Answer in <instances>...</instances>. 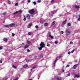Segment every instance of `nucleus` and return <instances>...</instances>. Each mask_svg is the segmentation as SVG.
I'll use <instances>...</instances> for the list:
<instances>
[{"label":"nucleus","mask_w":80,"mask_h":80,"mask_svg":"<svg viewBox=\"0 0 80 80\" xmlns=\"http://www.w3.org/2000/svg\"><path fill=\"white\" fill-rule=\"evenodd\" d=\"M18 5V3H16L15 4V6H17Z\"/></svg>","instance_id":"obj_41"},{"label":"nucleus","mask_w":80,"mask_h":80,"mask_svg":"<svg viewBox=\"0 0 80 80\" xmlns=\"http://www.w3.org/2000/svg\"><path fill=\"white\" fill-rule=\"evenodd\" d=\"M47 45L48 46V47H50V44H49V43H48L47 44Z\"/></svg>","instance_id":"obj_25"},{"label":"nucleus","mask_w":80,"mask_h":80,"mask_svg":"<svg viewBox=\"0 0 80 80\" xmlns=\"http://www.w3.org/2000/svg\"><path fill=\"white\" fill-rule=\"evenodd\" d=\"M15 26V23H12L11 24H9L7 25H5L4 27H8L9 28V27H14Z\"/></svg>","instance_id":"obj_2"},{"label":"nucleus","mask_w":80,"mask_h":80,"mask_svg":"<svg viewBox=\"0 0 80 80\" xmlns=\"http://www.w3.org/2000/svg\"><path fill=\"white\" fill-rule=\"evenodd\" d=\"M26 61L27 62H29V61H30V60L26 59Z\"/></svg>","instance_id":"obj_39"},{"label":"nucleus","mask_w":80,"mask_h":80,"mask_svg":"<svg viewBox=\"0 0 80 80\" xmlns=\"http://www.w3.org/2000/svg\"><path fill=\"white\" fill-rule=\"evenodd\" d=\"M35 28H38V26H36Z\"/></svg>","instance_id":"obj_40"},{"label":"nucleus","mask_w":80,"mask_h":80,"mask_svg":"<svg viewBox=\"0 0 80 80\" xmlns=\"http://www.w3.org/2000/svg\"><path fill=\"white\" fill-rule=\"evenodd\" d=\"M41 2V0H38V3H40Z\"/></svg>","instance_id":"obj_30"},{"label":"nucleus","mask_w":80,"mask_h":80,"mask_svg":"<svg viewBox=\"0 0 80 80\" xmlns=\"http://www.w3.org/2000/svg\"><path fill=\"white\" fill-rule=\"evenodd\" d=\"M40 46L42 47H45V44L44 43V42H42L40 44Z\"/></svg>","instance_id":"obj_4"},{"label":"nucleus","mask_w":80,"mask_h":80,"mask_svg":"<svg viewBox=\"0 0 80 80\" xmlns=\"http://www.w3.org/2000/svg\"><path fill=\"white\" fill-rule=\"evenodd\" d=\"M55 21H54L52 23V25H55Z\"/></svg>","instance_id":"obj_20"},{"label":"nucleus","mask_w":80,"mask_h":80,"mask_svg":"<svg viewBox=\"0 0 80 80\" xmlns=\"http://www.w3.org/2000/svg\"><path fill=\"white\" fill-rule=\"evenodd\" d=\"M12 37H14V36H15V34H14L13 33H12Z\"/></svg>","instance_id":"obj_32"},{"label":"nucleus","mask_w":80,"mask_h":80,"mask_svg":"<svg viewBox=\"0 0 80 80\" xmlns=\"http://www.w3.org/2000/svg\"><path fill=\"white\" fill-rule=\"evenodd\" d=\"M28 67V65H27L26 64L24 66H23V68H26V67Z\"/></svg>","instance_id":"obj_16"},{"label":"nucleus","mask_w":80,"mask_h":80,"mask_svg":"<svg viewBox=\"0 0 80 80\" xmlns=\"http://www.w3.org/2000/svg\"><path fill=\"white\" fill-rule=\"evenodd\" d=\"M30 17L31 16L30 15V14H28L26 16V17L28 19H29V20H30Z\"/></svg>","instance_id":"obj_9"},{"label":"nucleus","mask_w":80,"mask_h":80,"mask_svg":"<svg viewBox=\"0 0 80 80\" xmlns=\"http://www.w3.org/2000/svg\"><path fill=\"white\" fill-rule=\"evenodd\" d=\"M21 45H23V43L22 42V44H21Z\"/></svg>","instance_id":"obj_50"},{"label":"nucleus","mask_w":80,"mask_h":80,"mask_svg":"<svg viewBox=\"0 0 80 80\" xmlns=\"http://www.w3.org/2000/svg\"><path fill=\"white\" fill-rule=\"evenodd\" d=\"M67 25L68 27H70V26H71V24L70 23H68V24Z\"/></svg>","instance_id":"obj_23"},{"label":"nucleus","mask_w":80,"mask_h":80,"mask_svg":"<svg viewBox=\"0 0 80 80\" xmlns=\"http://www.w3.org/2000/svg\"><path fill=\"white\" fill-rule=\"evenodd\" d=\"M42 48H43V47L41 46L40 47L38 48V49L39 50H42Z\"/></svg>","instance_id":"obj_13"},{"label":"nucleus","mask_w":80,"mask_h":80,"mask_svg":"<svg viewBox=\"0 0 80 80\" xmlns=\"http://www.w3.org/2000/svg\"><path fill=\"white\" fill-rule=\"evenodd\" d=\"M57 10H56L55 12H57Z\"/></svg>","instance_id":"obj_55"},{"label":"nucleus","mask_w":80,"mask_h":80,"mask_svg":"<svg viewBox=\"0 0 80 80\" xmlns=\"http://www.w3.org/2000/svg\"><path fill=\"white\" fill-rule=\"evenodd\" d=\"M78 64H75L73 66V68L74 69H75V68H77V67H78Z\"/></svg>","instance_id":"obj_8"},{"label":"nucleus","mask_w":80,"mask_h":80,"mask_svg":"<svg viewBox=\"0 0 80 80\" xmlns=\"http://www.w3.org/2000/svg\"><path fill=\"white\" fill-rule=\"evenodd\" d=\"M75 7L76 8H77V9H78V8H80L78 6H75Z\"/></svg>","instance_id":"obj_15"},{"label":"nucleus","mask_w":80,"mask_h":80,"mask_svg":"<svg viewBox=\"0 0 80 80\" xmlns=\"http://www.w3.org/2000/svg\"><path fill=\"white\" fill-rule=\"evenodd\" d=\"M3 15H5V14H7L6 12H4V13H3Z\"/></svg>","instance_id":"obj_46"},{"label":"nucleus","mask_w":80,"mask_h":80,"mask_svg":"<svg viewBox=\"0 0 80 80\" xmlns=\"http://www.w3.org/2000/svg\"><path fill=\"white\" fill-rule=\"evenodd\" d=\"M34 58V59H36V58H37V56H34L33 57Z\"/></svg>","instance_id":"obj_34"},{"label":"nucleus","mask_w":80,"mask_h":80,"mask_svg":"<svg viewBox=\"0 0 80 80\" xmlns=\"http://www.w3.org/2000/svg\"><path fill=\"white\" fill-rule=\"evenodd\" d=\"M61 33L62 34H63V31L61 32Z\"/></svg>","instance_id":"obj_43"},{"label":"nucleus","mask_w":80,"mask_h":80,"mask_svg":"<svg viewBox=\"0 0 80 80\" xmlns=\"http://www.w3.org/2000/svg\"><path fill=\"white\" fill-rule=\"evenodd\" d=\"M71 53V52H68V54H70Z\"/></svg>","instance_id":"obj_47"},{"label":"nucleus","mask_w":80,"mask_h":80,"mask_svg":"<svg viewBox=\"0 0 80 80\" xmlns=\"http://www.w3.org/2000/svg\"><path fill=\"white\" fill-rule=\"evenodd\" d=\"M2 63V61L0 60V63Z\"/></svg>","instance_id":"obj_48"},{"label":"nucleus","mask_w":80,"mask_h":80,"mask_svg":"<svg viewBox=\"0 0 80 80\" xmlns=\"http://www.w3.org/2000/svg\"><path fill=\"white\" fill-rule=\"evenodd\" d=\"M70 43H71V44H72H72H73V42H70Z\"/></svg>","instance_id":"obj_49"},{"label":"nucleus","mask_w":80,"mask_h":80,"mask_svg":"<svg viewBox=\"0 0 80 80\" xmlns=\"http://www.w3.org/2000/svg\"><path fill=\"white\" fill-rule=\"evenodd\" d=\"M22 11L19 10V11H17L16 12H14L13 14L15 15V14H16V13H22Z\"/></svg>","instance_id":"obj_5"},{"label":"nucleus","mask_w":80,"mask_h":80,"mask_svg":"<svg viewBox=\"0 0 80 80\" xmlns=\"http://www.w3.org/2000/svg\"><path fill=\"white\" fill-rule=\"evenodd\" d=\"M57 61H58V59H56V60H55V61L54 62V65H55V63H56Z\"/></svg>","instance_id":"obj_18"},{"label":"nucleus","mask_w":80,"mask_h":80,"mask_svg":"<svg viewBox=\"0 0 80 80\" xmlns=\"http://www.w3.org/2000/svg\"><path fill=\"white\" fill-rule=\"evenodd\" d=\"M33 4L35 5H36V2H33Z\"/></svg>","instance_id":"obj_31"},{"label":"nucleus","mask_w":80,"mask_h":80,"mask_svg":"<svg viewBox=\"0 0 80 80\" xmlns=\"http://www.w3.org/2000/svg\"><path fill=\"white\" fill-rule=\"evenodd\" d=\"M75 50L73 49L72 51H71V53H73V52H74V51H75Z\"/></svg>","instance_id":"obj_36"},{"label":"nucleus","mask_w":80,"mask_h":80,"mask_svg":"<svg viewBox=\"0 0 80 80\" xmlns=\"http://www.w3.org/2000/svg\"><path fill=\"white\" fill-rule=\"evenodd\" d=\"M27 42L28 44H30V43H31V42L30 41L28 40H27Z\"/></svg>","instance_id":"obj_17"},{"label":"nucleus","mask_w":80,"mask_h":80,"mask_svg":"<svg viewBox=\"0 0 80 80\" xmlns=\"http://www.w3.org/2000/svg\"><path fill=\"white\" fill-rule=\"evenodd\" d=\"M2 47H0V50H2Z\"/></svg>","instance_id":"obj_51"},{"label":"nucleus","mask_w":80,"mask_h":80,"mask_svg":"<svg viewBox=\"0 0 80 80\" xmlns=\"http://www.w3.org/2000/svg\"><path fill=\"white\" fill-rule=\"evenodd\" d=\"M78 77H80V76H79L77 75H76L75 77H74V78H78Z\"/></svg>","instance_id":"obj_12"},{"label":"nucleus","mask_w":80,"mask_h":80,"mask_svg":"<svg viewBox=\"0 0 80 80\" xmlns=\"http://www.w3.org/2000/svg\"><path fill=\"white\" fill-rule=\"evenodd\" d=\"M55 43L56 44H57L58 43V42L57 41H55Z\"/></svg>","instance_id":"obj_37"},{"label":"nucleus","mask_w":80,"mask_h":80,"mask_svg":"<svg viewBox=\"0 0 80 80\" xmlns=\"http://www.w3.org/2000/svg\"><path fill=\"white\" fill-rule=\"evenodd\" d=\"M70 75V73H68L67 74V77H69Z\"/></svg>","instance_id":"obj_26"},{"label":"nucleus","mask_w":80,"mask_h":80,"mask_svg":"<svg viewBox=\"0 0 80 80\" xmlns=\"http://www.w3.org/2000/svg\"><path fill=\"white\" fill-rule=\"evenodd\" d=\"M30 60H32V59Z\"/></svg>","instance_id":"obj_57"},{"label":"nucleus","mask_w":80,"mask_h":80,"mask_svg":"<svg viewBox=\"0 0 80 80\" xmlns=\"http://www.w3.org/2000/svg\"><path fill=\"white\" fill-rule=\"evenodd\" d=\"M28 3H30V0H28Z\"/></svg>","instance_id":"obj_44"},{"label":"nucleus","mask_w":80,"mask_h":80,"mask_svg":"<svg viewBox=\"0 0 80 80\" xmlns=\"http://www.w3.org/2000/svg\"><path fill=\"white\" fill-rule=\"evenodd\" d=\"M27 51L28 52H30V50H29V49H27Z\"/></svg>","instance_id":"obj_38"},{"label":"nucleus","mask_w":80,"mask_h":80,"mask_svg":"<svg viewBox=\"0 0 80 80\" xmlns=\"http://www.w3.org/2000/svg\"><path fill=\"white\" fill-rule=\"evenodd\" d=\"M63 72H64V71H63Z\"/></svg>","instance_id":"obj_56"},{"label":"nucleus","mask_w":80,"mask_h":80,"mask_svg":"<svg viewBox=\"0 0 80 80\" xmlns=\"http://www.w3.org/2000/svg\"><path fill=\"white\" fill-rule=\"evenodd\" d=\"M32 23L31 22L29 24V25H28V28H30L31 27H32Z\"/></svg>","instance_id":"obj_7"},{"label":"nucleus","mask_w":80,"mask_h":80,"mask_svg":"<svg viewBox=\"0 0 80 80\" xmlns=\"http://www.w3.org/2000/svg\"><path fill=\"white\" fill-rule=\"evenodd\" d=\"M71 31H69L68 29H66V35H69L71 33Z\"/></svg>","instance_id":"obj_3"},{"label":"nucleus","mask_w":80,"mask_h":80,"mask_svg":"<svg viewBox=\"0 0 80 80\" xmlns=\"http://www.w3.org/2000/svg\"><path fill=\"white\" fill-rule=\"evenodd\" d=\"M56 79L57 80H62V78L60 77H56Z\"/></svg>","instance_id":"obj_6"},{"label":"nucleus","mask_w":80,"mask_h":80,"mask_svg":"<svg viewBox=\"0 0 80 80\" xmlns=\"http://www.w3.org/2000/svg\"><path fill=\"white\" fill-rule=\"evenodd\" d=\"M3 41L7 43L8 41V39H7V38H3Z\"/></svg>","instance_id":"obj_10"},{"label":"nucleus","mask_w":80,"mask_h":80,"mask_svg":"<svg viewBox=\"0 0 80 80\" xmlns=\"http://www.w3.org/2000/svg\"><path fill=\"white\" fill-rule=\"evenodd\" d=\"M24 18L23 19V21H26V20H27V19H26V17H25V16H24Z\"/></svg>","instance_id":"obj_22"},{"label":"nucleus","mask_w":80,"mask_h":80,"mask_svg":"<svg viewBox=\"0 0 80 80\" xmlns=\"http://www.w3.org/2000/svg\"><path fill=\"white\" fill-rule=\"evenodd\" d=\"M8 3H9V4H11L12 3V2H10V1H8Z\"/></svg>","instance_id":"obj_28"},{"label":"nucleus","mask_w":80,"mask_h":80,"mask_svg":"<svg viewBox=\"0 0 80 80\" xmlns=\"http://www.w3.org/2000/svg\"><path fill=\"white\" fill-rule=\"evenodd\" d=\"M40 58H42V57H43V55H41L40 56Z\"/></svg>","instance_id":"obj_33"},{"label":"nucleus","mask_w":80,"mask_h":80,"mask_svg":"<svg viewBox=\"0 0 80 80\" xmlns=\"http://www.w3.org/2000/svg\"><path fill=\"white\" fill-rule=\"evenodd\" d=\"M12 67H13V68H17V67H16V66L13 65H12Z\"/></svg>","instance_id":"obj_29"},{"label":"nucleus","mask_w":80,"mask_h":80,"mask_svg":"<svg viewBox=\"0 0 80 80\" xmlns=\"http://www.w3.org/2000/svg\"><path fill=\"white\" fill-rule=\"evenodd\" d=\"M70 67V65H68L66 66V67Z\"/></svg>","instance_id":"obj_42"},{"label":"nucleus","mask_w":80,"mask_h":80,"mask_svg":"<svg viewBox=\"0 0 80 80\" xmlns=\"http://www.w3.org/2000/svg\"><path fill=\"white\" fill-rule=\"evenodd\" d=\"M67 22V20H65L63 22V24H65L66 23V22Z\"/></svg>","instance_id":"obj_19"},{"label":"nucleus","mask_w":80,"mask_h":80,"mask_svg":"<svg viewBox=\"0 0 80 80\" xmlns=\"http://www.w3.org/2000/svg\"><path fill=\"white\" fill-rule=\"evenodd\" d=\"M55 2V0H52L51 2V3H53V2Z\"/></svg>","instance_id":"obj_27"},{"label":"nucleus","mask_w":80,"mask_h":80,"mask_svg":"<svg viewBox=\"0 0 80 80\" xmlns=\"http://www.w3.org/2000/svg\"><path fill=\"white\" fill-rule=\"evenodd\" d=\"M49 37H50L51 38H53V37L52 36V35H51V34H49Z\"/></svg>","instance_id":"obj_21"},{"label":"nucleus","mask_w":80,"mask_h":80,"mask_svg":"<svg viewBox=\"0 0 80 80\" xmlns=\"http://www.w3.org/2000/svg\"><path fill=\"white\" fill-rule=\"evenodd\" d=\"M78 17L79 18H80V14L79 15Z\"/></svg>","instance_id":"obj_53"},{"label":"nucleus","mask_w":80,"mask_h":80,"mask_svg":"<svg viewBox=\"0 0 80 80\" xmlns=\"http://www.w3.org/2000/svg\"><path fill=\"white\" fill-rule=\"evenodd\" d=\"M29 80H32V79H30Z\"/></svg>","instance_id":"obj_54"},{"label":"nucleus","mask_w":80,"mask_h":80,"mask_svg":"<svg viewBox=\"0 0 80 80\" xmlns=\"http://www.w3.org/2000/svg\"><path fill=\"white\" fill-rule=\"evenodd\" d=\"M36 68V66H35L32 68L31 69V72H32V70H33V69H35V68Z\"/></svg>","instance_id":"obj_11"},{"label":"nucleus","mask_w":80,"mask_h":80,"mask_svg":"<svg viewBox=\"0 0 80 80\" xmlns=\"http://www.w3.org/2000/svg\"><path fill=\"white\" fill-rule=\"evenodd\" d=\"M2 80H7V79H6L5 78H3Z\"/></svg>","instance_id":"obj_45"},{"label":"nucleus","mask_w":80,"mask_h":80,"mask_svg":"<svg viewBox=\"0 0 80 80\" xmlns=\"http://www.w3.org/2000/svg\"><path fill=\"white\" fill-rule=\"evenodd\" d=\"M75 62H77V60H75Z\"/></svg>","instance_id":"obj_52"},{"label":"nucleus","mask_w":80,"mask_h":80,"mask_svg":"<svg viewBox=\"0 0 80 80\" xmlns=\"http://www.w3.org/2000/svg\"><path fill=\"white\" fill-rule=\"evenodd\" d=\"M28 12V13H30L31 15H33V13L35 12V10L34 9H32L29 10Z\"/></svg>","instance_id":"obj_1"},{"label":"nucleus","mask_w":80,"mask_h":80,"mask_svg":"<svg viewBox=\"0 0 80 80\" xmlns=\"http://www.w3.org/2000/svg\"><path fill=\"white\" fill-rule=\"evenodd\" d=\"M48 25V23L47 22H45L44 24V26H47Z\"/></svg>","instance_id":"obj_24"},{"label":"nucleus","mask_w":80,"mask_h":80,"mask_svg":"<svg viewBox=\"0 0 80 80\" xmlns=\"http://www.w3.org/2000/svg\"><path fill=\"white\" fill-rule=\"evenodd\" d=\"M29 47V45H26L25 47H24V49H26V48H28V47Z\"/></svg>","instance_id":"obj_14"},{"label":"nucleus","mask_w":80,"mask_h":80,"mask_svg":"<svg viewBox=\"0 0 80 80\" xmlns=\"http://www.w3.org/2000/svg\"><path fill=\"white\" fill-rule=\"evenodd\" d=\"M28 34L29 35H32V33H31V32H29L28 33Z\"/></svg>","instance_id":"obj_35"}]
</instances>
